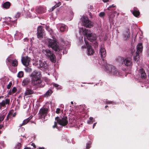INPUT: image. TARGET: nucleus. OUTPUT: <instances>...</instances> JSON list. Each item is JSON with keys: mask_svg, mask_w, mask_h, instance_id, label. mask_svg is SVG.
I'll return each instance as SVG.
<instances>
[{"mask_svg": "<svg viewBox=\"0 0 149 149\" xmlns=\"http://www.w3.org/2000/svg\"><path fill=\"white\" fill-rule=\"evenodd\" d=\"M8 116H7V119H8Z\"/></svg>", "mask_w": 149, "mask_h": 149, "instance_id": "obj_53", "label": "nucleus"}, {"mask_svg": "<svg viewBox=\"0 0 149 149\" xmlns=\"http://www.w3.org/2000/svg\"><path fill=\"white\" fill-rule=\"evenodd\" d=\"M7 61L9 62H11L12 65L14 66H15L17 65L18 63L17 61L16 60H11L10 59L7 58Z\"/></svg>", "mask_w": 149, "mask_h": 149, "instance_id": "obj_18", "label": "nucleus"}, {"mask_svg": "<svg viewBox=\"0 0 149 149\" xmlns=\"http://www.w3.org/2000/svg\"><path fill=\"white\" fill-rule=\"evenodd\" d=\"M107 106H105V107L106 108V107H107Z\"/></svg>", "mask_w": 149, "mask_h": 149, "instance_id": "obj_55", "label": "nucleus"}, {"mask_svg": "<svg viewBox=\"0 0 149 149\" xmlns=\"http://www.w3.org/2000/svg\"><path fill=\"white\" fill-rule=\"evenodd\" d=\"M90 143L87 144L86 146V148L89 149L90 148Z\"/></svg>", "mask_w": 149, "mask_h": 149, "instance_id": "obj_37", "label": "nucleus"}, {"mask_svg": "<svg viewBox=\"0 0 149 149\" xmlns=\"http://www.w3.org/2000/svg\"><path fill=\"white\" fill-rule=\"evenodd\" d=\"M108 1L109 0H103V1L105 2Z\"/></svg>", "mask_w": 149, "mask_h": 149, "instance_id": "obj_43", "label": "nucleus"}, {"mask_svg": "<svg viewBox=\"0 0 149 149\" xmlns=\"http://www.w3.org/2000/svg\"><path fill=\"white\" fill-rule=\"evenodd\" d=\"M21 147V144L20 143H18L15 147L16 149H19Z\"/></svg>", "mask_w": 149, "mask_h": 149, "instance_id": "obj_32", "label": "nucleus"}, {"mask_svg": "<svg viewBox=\"0 0 149 149\" xmlns=\"http://www.w3.org/2000/svg\"><path fill=\"white\" fill-rule=\"evenodd\" d=\"M143 46L141 43H139L137 45V52L138 53H141L143 50Z\"/></svg>", "mask_w": 149, "mask_h": 149, "instance_id": "obj_17", "label": "nucleus"}, {"mask_svg": "<svg viewBox=\"0 0 149 149\" xmlns=\"http://www.w3.org/2000/svg\"><path fill=\"white\" fill-rule=\"evenodd\" d=\"M140 73L141 74V77L143 78H145L146 77V74L143 69H141L140 70Z\"/></svg>", "mask_w": 149, "mask_h": 149, "instance_id": "obj_20", "label": "nucleus"}, {"mask_svg": "<svg viewBox=\"0 0 149 149\" xmlns=\"http://www.w3.org/2000/svg\"><path fill=\"white\" fill-rule=\"evenodd\" d=\"M33 93V92L30 89L26 90L24 93V96H26L31 94Z\"/></svg>", "mask_w": 149, "mask_h": 149, "instance_id": "obj_22", "label": "nucleus"}, {"mask_svg": "<svg viewBox=\"0 0 149 149\" xmlns=\"http://www.w3.org/2000/svg\"><path fill=\"white\" fill-rule=\"evenodd\" d=\"M117 15H119V13H118V14H117Z\"/></svg>", "mask_w": 149, "mask_h": 149, "instance_id": "obj_56", "label": "nucleus"}, {"mask_svg": "<svg viewBox=\"0 0 149 149\" xmlns=\"http://www.w3.org/2000/svg\"><path fill=\"white\" fill-rule=\"evenodd\" d=\"M67 118L66 117H63V118L58 117L56 118L55 120L56 122H54V125L53 126V128L56 127L57 123H58L59 124L63 126H65L68 123V122L67 120Z\"/></svg>", "mask_w": 149, "mask_h": 149, "instance_id": "obj_3", "label": "nucleus"}, {"mask_svg": "<svg viewBox=\"0 0 149 149\" xmlns=\"http://www.w3.org/2000/svg\"><path fill=\"white\" fill-rule=\"evenodd\" d=\"M86 37L91 41L95 40L97 38L96 35L92 33L90 31L88 32Z\"/></svg>", "mask_w": 149, "mask_h": 149, "instance_id": "obj_7", "label": "nucleus"}, {"mask_svg": "<svg viewBox=\"0 0 149 149\" xmlns=\"http://www.w3.org/2000/svg\"><path fill=\"white\" fill-rule=\"evenodd\" d=\"M43 53L48 57L49 59L52 62H55L56 61V58L54 55L49 50L43 49Z\"/></svg>", "mask_w": 149, "mask_h": 149, "instance_id": "obj_4", "label": "nucleus"}, {"mask_svg": "<svg viewBox=\"0 0 149 149\" xmlns=\"http://www.w3.org/2000/svg\"><path fill=\"white\" fill-rule=\"evenodd\" d=\"M96 124V123H95L93 125V127H94L95 126Z\"/></svg>", "mask_w": 149, "mask_h": 149, "instance_id": "obj_49", "label": "nucleus"}, {"mask_svg": "<svg viewBox=\"0 0 149 149\" xmlns=\"http://www.w3.org/2000/svg\"><path fill=\"white\" fill-rule=\"evenodd\" d=\"M83 25L86 27H90L92 26L91 22L90 21L88 18L86 17H84L81 18Z\"/></svg>", "mask_w": 149, "mask_h": 149, "instance_id": "obj_5", "label": "nucleus"}, {"mask_svg": "<svg viewBox=\"0 0 149 149\" xmlns=\"http://www.w3.org/2000/svg\"><path fill=\"white\" fill-rule=\"evenodd\" d=\"M130 34L128 30L124 34V38L125 40H126L129 38L130 37Z\"/></svg>", "mask_w": 149, "mask_h": 149, "instance_id": "obj_19", "label": "nucleus"}, {"mask_svg": "<svg viewBox=\"0 0 149 149\" xmlns=\"http://www.w3.org/2000/svg\"><path fill=\"white\" fill-rule=\"evenodd\" d=\"M52 93V91L51 90H49L46 93L45 95L47 96H50Z\"/></svg>", "mask_w": 149, "mask_h": 149, "instance_id": "obj_27", "label": "nucleus"}, {"mask_svg": "<svg viewBox=\"0 0 149 149\" xmlns=\"http://www.w3.org/2000/svg\"><path fill=\"white\" fill-rule=\"evenodd\" d=\"M108 68L109 71L111 72L112 74H116L118 73V71L114 66L110 65H109Z\"/></svg>", "mask_w": 149, "mask_h": 149, "instance_id": "obj_10", "label": "nucleus"}, {"mask_svg": "<svg viewBox=\"0 0 149 149\" xmlns=\"http://www.w3.org/2000/svg\"><path fill=\"white\" fill-rule=\"evenodd\" d=\"M31 118H28L24 120L23 121V123L21 125V126H22L23 125H25L26 124H27L29 121V120H30V119Z\"/></svg>", "mask_w": 149, "mask_h": 149, "instance_id": "obj_26", "label": "nucleus"}, {"mask_svg": "<svg viewBox=\"0 0 149 149\" xmlns=\"http://www.w3.org/2000/svg\"><path fill=\"white\" fill-rule=\"evenodd\" d=\"M99 15L100 17H103L104 15V12H101L99 14Z\"/></svg>", "mask_w": 149, "mask_h": 149, "instance_id": "obj_34", "label": "nucleus"}, {"mask_svg": "<svg viewBox=\"0 0 149 149\" xmlns=\"http://www.w3.org/2000/svg\"><path fill=\"white\" fill-rule=\"evenodd\" d=\"M48 46L51 47L56 51H59L63 49V47H59L58 46L55 40L49 39Z\"/></svg>", "mask_w": 149, "mask_h": 149, "instance_id": "obj_2", "label": "nucleus"}, {"mask_svg": "<svg viewBox=\"0 0 149 149\" xmlns=\"http://www.w3.org/2000/svg\"><path fill=\"white\" fill-rule=\"evenodd\" d=\"M132 14L135 16L137 17L139 15L140 13L139 11L134 10L132 12Z\"/></svg>", "mask_w": 149, "mask_h": 149, "instance_id": "obj_25", "label": "nucleus"}, {"mask_svg": "<svg viewBox=\"0 0 149 149\" xmlns=\"http://www.w3.org/2000/svg\"><path fill=\"white\" fill-rule=\"evenodd\" d=\"M22 61L23 64L25 66H27L29 65L30 58L28 57H25L22 58Z\"/></svg>", "mask_w": 149, "mask_h": 149, "instance_id": "obj_11", "label": "nucleus"}, {"mask_svg": "<svg viewBox=\"0 0 149 149\" xmlns=\"http://www.w3.org/2000/svg\"><path fill=\"white\" fill-rule=\"evenodd\" d=\"M3 127V126L2 125H0V129H2Z\"/></svg>", "mask_w": 149, "mask_h": 149, "instance_id": "obj_41", "label": "nucleus"}, {"mask_svg": "<svg viewBox=\"0 0 149 149\" xmlns=\"http://www.w3.org/2000/svg\"><path fill=\"white\" fill-rule=\"evenodd\" d=\"M12 84L11 82L9 83V84L7 86V88L8 89H9L10 88Z\"/></svg>", "mask_w": 149, "mask_h": 149, "instance_id": "obj_35", "label": "nucleus"}, {"mask_svg": "<svg viewBox=\"0 0 149 149\" xmlns=\"http://www.w3.org/2000/svg\"><path fill=\"white\" fill-rule=\"evenodd\" d=\"M60 111V109L59 108H57L56 109V112L57 113H59Z\"/></svg>", "mask_w": 149, "mask_h": 149, "instance_id": "obj_38", "label": "nucleus"}, {"mask_svg": "<svg viewBox=\"0 0 149 149\" xmlns=\"http://www.w3.org/2000/svg\"><path fill=\"white\" fill-rule=\"evenodd\" d=\"M43 33V30L42 28V26H39L38 28L37 36L38 38L40 39H41L42 38Z\"/></svg>", "mask_w": 149, "mask_h": 149, "instance_id": "obj_8", "label": "nucleus"}, {"mask_svg": "<svg viewBox=\"0 0 149 149\" xmlns=\"http://www.w3.org/2000/svg\"><path fill=\"white\" fill-rule=\"evenodd\" d=\"M32 145L34 148H36V146L35 144L34 143H32Z\"/></svg>", "mask_w": 149, "mask_h": 149, "instance_id": "obj_46", "label": "nucleus"}, {"mask_svg": "<svg viewBox=\"0 0 149 149\" xmlns=\"http://www.w3.org/2000/svg\"><path fill=\"white\" fill-rule=\"evenodd\" d=\"M10 3L8 2H6L3 5V7L5 8H8L10 6Z\"/></svg>", "mask_w": 149, "mask_h": 149, "instance_id": "obj_21", "label": "nucleus"}, {"mask_svg": "<svg viewBox=\"0 0 149 149\" xmlns=\"http://www.w3.org/2000/svg\"><path fill=\"white\" fill-rule=\"evenodd\" d=\"M2 132L1 131H0V134Z\"/></svg>", "mask_w": 149, "mask_h": 149, "instance_id": "obj_52", "label": "nucleus"}, {"mask_svg": "<svg viewBox=\"0 0 149 149\" xmlns=\"http://www.w3.org/2000/svg\"><path fill=\"white\" fill-rule=\"evenodd\" d=\"M61 3L60 2H58L56 5L52 7L53 10H54V9L56 8V7H59L61 5Z\"/></svg>", "mask_w": 149, "mask_h": 149, "instance_id": "obj_31", "label": "nucleus"}, {"mask_svg": "<svg viewBox=\"0 0 149 149\" xmlns=\"http://www.w3.org/2000/svg\"><path fill=\"white\" fill-rule=\"evenodd\" d=\"M2 97H2H0H0Z\"/></svg>", "mask_w": 149, "mask_h": 149, "instance_id": "obj_54", "label": "nucleus"}, {"mask_svg": "<svg viewBox=\"0 0 149 149\" xmlns=\"http://www.w3.org/2000/svg\"><path fill=\"white\" fill-rule=\"evenodd\" d=\"M131 59L130 58H127L124 60L123 62H124L125 65L127 66H130L132 64L131 61Z\"/></svg>", "mask_w": 149, "mask_h": 149, "instance_id": "obj_16", "label": "nucleus"}, {"mask_svg": "<svg viewBox=\"0 0 149 149\" xmlns=\"http://www.w3.org/2000/svg\"><path fill=\"white\" fill-rule=\"evenodd\" d=\"M39 149H44L43 148H39Z\"/></svg>", "mask_w": 149, "mask_h": 149, "instance_id": "obj_50", "label": "nucleus"}, {"mask_svg": "<svg viewBox=\"0 0 149 149\" xmlns=\"http://www.w3.org/2000/svg\"><path fill=\"white\" fill-rule=\"evenodd\" d=\"M10 102V100L8 99H6L5 100L3 101L0 103V107L5 106L6 104H9Z\"/></svg>", "mask_w": 149, "mask_h": 149, "instance_id": "obj_14", "label": "nucleus"}, {"mask_svg": "<svg viewBox=\"0 0 149 149\" xmlns=\"http://www.w3.org/2000/svg\"><path fill=\"white\" fill-rule=\"evenodd\" d=\"M61 43L62 44V45H63V46H64L65 45V43H64L63 42H61Z\"/></svg>", "mask_w": 149, "mask_h": 149, "instance_id": "obj_44", "label": "nucleus"}, {"mask_svg": "<svg viewBox=\"0 0 149 149\" xmlns=\"http://www.w3.org/2000/svg\"><path fill=\"white\" fill-rule=\"evenodd\" d=\"M24 149H31L30 148L28 147H26Z\"/></svg>", "mask_w": 149, "mask_h": 149, "instance_id": "obj_47", "label": "nucleus"}, {"mask_svg": "<svg viewBox=\"0 0 149 149\" xmlns=\"http://www.w3.org/2000/svg\"><path fill=\"white\" fill-rule=\"evenodd\" d=\"M27 69L28 70V71H31V69H30V68H28Z\"/></svg>", "mask_w": 149, "mask_h": 149, "instance_id": "obj_45", "label": "nucleus"}, {"mask_svg": "<svg viewBox=\"0 0 149 149\" xmlns=\"http://www.w3.org/2000/svg\"><path fill=\"white\" fill-rule=\"evenodd\" d=\"M5 117V115L3 114H0V121L1 122L3 120Z\"/></svg>", "mask_w": 149, "mask_h": 149, "instance_id": "obj_30", "label": "nucleus"}, {"mask_svg": "<svg viewBox=\"0 0 149 149\" xmlns=\"http://www.w3.org/2000/svg\"><path fill=\"white\" fill-rule=\"evenodd\" d=\"M123 61L124 59L122 58L119 57L117 58L118 62L120 63H123Z\"/></svg>", "mask_w": 149, "mask_h": 149, "instance_id": "obj_28", "label": "nucleus"}, {"mask_svg": "<svg viewBox=\"0 0 149 149\" xmlns=\"http://www.w3.org/2000/svg\"><path fill=\"white\" fill-rule=\"evenodd\" d=\"M29 79H24L22 82V84L23 86H24L28 84L29 82Z\"/></svg>", "mask_w": 149, "mask_h": 149, "instance_id": "obj_24", "label": "nucleus"}, {"mask_svg": "<svg viewBox=\"0 0 149 149\" xmlns=\"http://www.w3.org/2000/svg\"><path fill=\"white\" fill-rule=\"evenodd\" d=\"M100 53L102 57H104L106 55V52L105 49L104 48L102 47L100 49Z\"/></svg>", "mask_w": 149, "mask_h": 149, "instance_id": "obj_15", "label": "nucleus"}, {"mask_svg": "<svg viewBox=\"0 0 149 149\" xmlns=\"http://www.w3.org/2000/svg\"><path fill=\"white\" fill-rule=\"evenodd\" d=\"M103 62V64L104 65H105L106 63V62L104 60L102 59Z\"/></svg>", "mask_w": 149, "mask_h": 149, "instance_id": "obj_40", "label": "nucleus"}, {"mask_svg": "<svg viewBox=\"0 0 149 149\" xmlns=\"http://www.w3.org/2000/svg\"><path fill=\"white\" fill-rule=\"evenodd\" d=\"M67 27L64 25H62L60 28V30L61 32L67 31Z\"/></svg>", "mask_w": 149, "mask_h": 149, "instance_id": "obj_23", "label": "nucleus"}, {"mask_svg": "<svg viewBox=\"0 0 149 149\" xmlns=\"http://www.w3.org/2000/svg\"><path fill=\"white\" fill-rule=\"evenodd\" d=\"M85 43L87 46V48L88 52L87 54L88 55H92L94 53V51L93 49L91 48V47L89 46V45L88 44V43L85 40Z\"/></svg>", "mask_w": 149, "mask_h": 149, "instance_id": "obj_9", "label": "nucleus"}, {"mask_svg": "<svg viewBox=\"0 0 149 149\" xmlns=\"http://www.w3.org/2000/svg\"><path fill=\"white\" fill-rule=\"evenodd\" d=\"M90 31L89 30H87L84 28H80L79 29V33L81 34L86 35V36Z\"/></svg>", "mask_w": 149, "mask_h": 149, "instance_id": "obj_12", "label": "nucleus"}, {"mask_svg": "<svg viewBox=\"0 0 149 149\" xmlns=\"http://www.w3.org/2000/svg\"><path fill=\"white\" fill-rule=\"evenodd\" d=\"M48 109L45 108H42L41 109L39 113V117L40 118H44L47 113Z\"/></svg>", "mask_w": 149, "mask_h": 149, "instance_id": "obj_6", "label": "nucleus"}, {"mask_svg": "<svg viewBox=\"0 0 149 149\" xmlns=\"http://www.w3.org/2000/svg\"><path fill=\"white\" fill-rule=\"evenodd\" d=\"M1 122V121H0V123Z\"/></svg>", "mask_w": 149, "mask_h": 149, "instance_id": "obj_57", "label": "nucleus"}, {"mask_svg": "<svg viewBox=\"0 0 149 149\" xmlns=\"http://www.w3.org/2000/svg\"><path fill=\"white\" fill-rule=\"evenodd\" d=\"M32 77V83L34 85H36L41 82L40 73L36 71H34L31 74Z\"/></svg>", "mask_w": 149, "mask_h": 149, "instance_id": "obj_1", "label": "nucleus"}, {"mask_svg": "<svg viewBox=\"0 0 149 149\" xmlns=\"http://www.w3.org/2000/svg\"><path fill=\"white\" fill-rule=\"evenodd\" d=\"M17 89L15 87H14L12 89V91L13 93H15Z\"/></svg>", "mask_w": 149, "mask_h": 149, "instance_id": "obj_36", "label": "nucleus"}, {"mask_svg": "<svg viewBox=\"0 0 149 149\" xmlns=\"http://www.w3.org/2000/svg\"><path fill=\"white\" fill-rule=\"evenodd\" d=\"M90 119V121H88V123L89 124H91L92 123L93 121V118H92V117H90L89 118Z\"/></svg>", "mask_w": 149, "mask_h": 149, "instance_id": "obj_33", "label": "nucleus"}, {"mask_svg": "<svg viewBox=\"0 0 149 149\" xmlns=\"http://www.w3.org/2000/svg\"><path fill=\"white\" fill-rule=\"evenodd\" d=\"M23 72L22 71L19 72L17 74V77H18L20 78L22 77L23 76Z\"/></svg>", "mask_w": 149, "mask_h": 149, "instance_id": "obj_29", "label": "nucleus"}, {"mask_svg": "<svg viewBox=\"0 0 149 149\" xmlns=\"http://www.w3.org/2000/svg\"><path fill=\"white\" fill-rule=\"evenodd\" d=\"M115 7V6H114L113 5L112 6H110L109 8H111V7Z\"/></svg>", "mask_w": 149, "mask_h": 149, "instance_id": "obj_42", "label": "nucleus"}, {"mask_svg": "<svg viewBox=\"0 0 149 149\" xmlns=\"http://www.w3.org/2000/svg\"><path fill=\"white\" fill-rule=\"evenodd\" d=\"M39 65V67L40 68H42L45 69H46L48 65L47 64L46 62L41 60H39L38 63Z\"/></svg>", "mask_w": 149, "mask_h": 149, "instance_id": "obj_13", "label": "nucleus"}, {"mask_svg": "<svg viewBox=\"0 0 149 149\" xmlns=\"http://www.w3.org/2000/svg\"><path fill=\"white\" fill-rule=\"evenodd\" d=\"M15 115H16V114H15V113H14V114H13L12 115V116H13V117H15Z\"/></svg>", "mask_w": 149, "mask_h": 149, "instance_id": "obj_48", "label": "nucleus"}, {"mask_svg": "<svg viewBox=\"0 0 149 149\" xmlns=\"http://www.w3.org/2000/svg\"><path fill=\"white\" fill-rule=\"evenodd\" d=\"M71 103L72 104H73V102H71Z\"/></svg>", "mask_w": 149, "mask_h": 149, "instance_id": "obj_51", "label": "nucleus"}, {"mask_svg": "<svg viewBox=\"0 0 149 149\" xmlns=\"http://www.w3.org/2000/svg\"><path fill=\"white\" fill-rule=\"evenodd\" d=\"M53 86H55V87H58V85L56 84H53Z\"/></svg>", "mask_w": 149, "mask_h": 149, "instance_id": "obj_39", "label": "nucleus"}]
</instances>
